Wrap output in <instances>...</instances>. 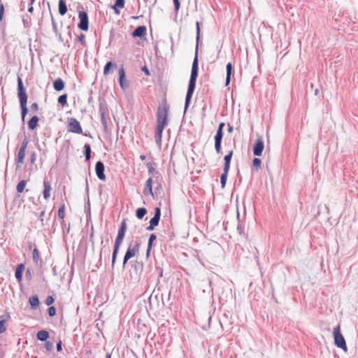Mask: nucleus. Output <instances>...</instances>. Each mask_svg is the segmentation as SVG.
<instances>
[{
    "label": "nucleus",
    "instance_id": "obj_43",
    "mask_svg": "<svg viewBox=\"0 0 358 358\" xmlns=\"http://www.w3.org/2000/svg\"><path fill=\"white\" fill-rule=\"evenodd\" d=\"M45 345L48 351H50L52 348V343L50 341H46Z\"/></svg>",
    "mask_w": 358,
    "mask_h": 358
},
{
    "label": "nucleus",
    "instance_id": "obj_59",
    "mask_svg": "<svg viewBox=\"0 0 358 358\" xmlns=\"http://www.w3.org/2000/svg\"><path fill=\"white\" fill-rule=\"evenodd\" d=\"M158 188L162 189V186H161V185H159V187H157V189H158Z\"/></svg>",
    "mask_w": 358,
    "mask_h": 358
},
{
    "label": "nucleus",
    "instance_id": "obj_23",
    "mask_svg": "<svg viewBox=\"0 0 358 358\" xmlns=\"http://www.w3.org/2000/svg\"><path fill=\"white\" fill-rule=\"evenodd\" d=\"M227 69V76H226V85H228L230 83L231 75L232 73V64L229 62L226 66Z\"/></svg>",
    "mask_w": 358,
    "mask_h": 358
},
{
    "label": "nucleus",
    "instance_id": "obj_41",
    "mask_svg": "<svg viewBox=\"0 0 358 358\" xmlns=\"http://www.w3.org/2000/svg\"><path fill=\"white\" fill-rule=\"evenodd\" d=\"M78 41L82 44H85V36L84 34H80V35L78 36Z\"/></svg>",
    "mask_w": 358,
    "mask_h": 358
},
{
    "label": "nucleus",
    "instance_id": "obj_56",
    "mask_svg": "<svg viewBox=\"0 0 358 358\" xmlns=\"http://www.w3.org/2000/svg\"><path fill=\"white\" fill-rule=\"evenodd\" d=\"M36 0H30L31 5H32Z\"/></svg>",
    "mask_w": 358,
    "mask_h": 358
},
{
    "label": "nucleus",
    "instance_id": "obj_47",
    "mask_svg": "<svg viewBox=\"0 0 358 358\" xmlns=\"http://www.w3.org/2000/svg\"><path fill=\"white\" fill-rule=\"evenodd\" d=\"M224 127V122L220 123L219 127H218V129H217V131L223 132Z\"/></svg>",
    "mask_w": 358,
    "mask_h": 358
},
{
    "label": "nucleus",
    "instance_id": "obj_16",
    "mask_svg": "<svg viewBox=\"0 0 358 358\" xmlns=\"http://www.w3.org/2000/svg\"><path fill=\"white\" fill-rule=\"evenodd\" d=\"M43 187H44V189L43 192V197L45 200H47L50 196V192L52 190V187H51L50 182L47 180H44Z\"/></svg>",
    "mask_w": 358,
    "mask_h": 358
},
{
    "label": "nucleus",
    "instance_id": "obj_10",
    "mask_svg": "<svg viewBox=\"0 0 358 358\" xmlns=\"http://www.w3.org/2000/svg\"><path fill=\"white\" fill-rule=\"evenodd\" d=\"M138 250L139 245L138 243H136L132 248L129 247L124 257L123 264H125L129 259L134 257L138 252Z\"/></svg>",
    "mask_w": 358,
    "mask_h": 358
},
{
    "label": "nucleus",
    "instance_id": "obj_2",
    "mask_svg": "<svg viewBox=\"0 0 358 358\" xmlns=\"http://www.w3.org/2000/svg\"><path fill=\"white\" fill-rule=\"evenodd\" d=\"M198 70H199L198 57L196 55V57H194V61H193L190 79L189 81L188 89H187V94H186L185 106V109H187V107L189 106L192 94L195 90L196 81V78H197V76H198Z\"/></svg>",
    "mask_w": 358,
    "mask_h": 358
},
{
    "label": "nucleus",
    "instance_id": "obj_38",
    "mask_svg": "<svg viewBox=\"0 0 358 358\" xmlns=\"http://www.w3.org/2000/svg\"><path fill=\"white\" fill-rule=\"evenodd\" d=\"M196 39L198 41L199 39V36H200V24L199 22H196Z\"/></svg>",
    "mask_w": 358,
    "mask_h": 358
},
{
    "label": "nucleus",
    "instance_id": "obj_9",
    "mask_svg": "<svg viewBox=\"0 0 358 358\" xmlns=\"http://www.w3.org/2000/svg\"><path fill=\"white\" fill-rule=\"evenodd\" d=\"M78 17L80 18V22L78 23V27L83 31H87L89 20L87 13L85 11H80L79 12Z\"/></svg>",
    "mask_w": 358,
    "mask_h": 358
},
{
    "label": "nucleus",
    "instance_id": "obj_6",
    "mask_svg": "<svg viewBox=\"0 0 358 358\" xmlns=\"http://www.w3.org/2000/svg\"><path fill=\"white\" fill-rule=\"evenodd\" d=\"M67 129L68 131L71 133L79 134L83 133V129L80 126V122L76 118L73 117L68 119Z\"/></svg>",
    "mask_w": 358,
    "mask_h": 358
},
{
    "label": "nucleus",
    "instance_id": "obj_31",
    "mask_svg": "<svg viewBox=\"0 0 358 358\" xmlns=\"http://www.w3.org/2000/svg\"><path fill=\"white\" fill-rule=\"evenodd\" d=\"M84 148H85V155L86 160H89L90 159V154H91L90 145L89 144L86 143L84 145Z\"/></svg>",
    "mask_w": 358,
    "mask_h": 358
},
{
    "label": "nucleus",
    "instance_id": "obj_18",
    "mask_svg": "<svg viewBox=\"0 0 358 358\" xmlns=\"http://www.w3.org/2000/svg\"><path fill=\"white\" fill-rule=\"evenodd\" d=\"M24 270V265L23 264H20L15 271V278L18 280V282H21L22 280V273Z\"/></svg>",
    "mask_w": 358,
    "mask_h": 358
},
{
    "label": "nucleus",
    "instance_id": "obj_22",
    "mask_svg": "<svg viewBox=\"0 0 358 358\" xmlns=\"http://www.w3.org/2000/svg\"><path fill=\"white\" fill-rule=\"evenodd\" d=\"M38 120L39 119L37 116H33L28 122L29 128L30 129H34L38 125Z\"/></svg>",
    "mask_w": 358,
    "mask_h": 358
},
{
    "label": "nucleus",
    "instance_id": "obj_28",
    "mask_svg": "<svg viewBox=\"0 0 358 358\" xmlns=\"http://www.w3.org/2000/svg\"><path fill=\"white\" fill-rule=\"evenodd\" d=\"M147 213V210L145 208H138L136 210V215L138 219H142Z\"/></svg>",
    "mask_w": 358,
    "mask_h": 358
},
{
    "label": "nucleus",
    "instance_id": "obj_3",
    "mask_svg": "<svg viewBox=\"0 0 358 358\" xmlns=\"http://www.w3.org/2000/svg\"><path fill=\"white\" fill-rule=\"evenodd\" d=\"M17 96L20 101V106L22 113V120L24 121L25 116L27 114L28 109L27 108V95L23 82L20 76H17Z\"/></svg>",
    "mask_w": 358,
    "mask_h": 358
},
{
    "label": "nucleus",
    "instance_id": "obj_29",
    "mask_svg": "<svg viewBox=\"0 0 358 358\" xmlns=\"http://www.w3.org/2000/svg\"><path fill=\"white\" fill-rule=\"evenodd\" d=\"M228 173L229 171H226V170L224 169V172L220 176V182L222 188H224L226 185Z\"/></svg>",
    "mask_w": 358,
    "mask_h": 358
},
{
    "label": "nucleus",
    "instance_id": "obj_21",
    "mask_svg": "<svg viewBox=\"0 0 358 358\" xmlns=\"http://www.w3.org/2000/svg\"><path fill=\"white\" fill-rule=\"evenodd\" d=\"M67 12V6L64 0L59 1V13L61 15H64Z\"/></svg>",
    "mask_w": 358,
    "mask_h": 358
},
{
    "label": "nucleus",
    "instance_id": "obj_8",
    "mask_svg": "<svg viewBox=\"0 0 358 358\" xmlns=\"http://www.w3.org/2000/svg\"><path fill=\"white\" fill-rule=\"evenodd\" d=\"M28 140L27 138L24 139L22 143L21 147L17 154V164L18 166L22 165L24 163V159L25 157L26 149L28 145Z\"/></svg>",
    "mask_w": 358,
    "mask_h": 358
},
{
    "label": "nucleus",
    "instance_id": "obj_20",
    "mask_svg": "<svg viewBox=\"0 0 358 358\" xmlns=\"http://www.w3.org/2000/svg\"><path fill=\"white\" fill-rule=\"evenodd\" d=\"M124 6V0H116L115 5L112 6V8L114 10L115 13L117 15L120 14V10L118 8H122Z\"/></svg>",
    "mask_w": 358,
    "mask_h": 358
},
{
    "label": "nucleus",
    "instance_id": "obj_25",
    "mask_svg": "<svg viewBox=\"0 0 358 358\" xmlns=\"http://www.w3.org/2000/svg\"><path fill=\"white\" fill-rule=\"evenodd\" d=\"M116 66V64L115 63H113L112 62H108L105 66H104V69H103V75L105 76H106L107 75H108V73H110V69L111 68H113V67H115Z\"/></svg>",
    "mask_w": 358,
    "mask_h": 358
},
{
    "label": "nucleus",
    "instance_id": "obj_37",
    "mask_svg": "<svg viewBox=\"0 0 358 358\" xmlns=\"http://www.w3.org/2000/svg\"><path fill=\"white\" fill-rule=\"evenodd\" d=\"M262 161L258 158H255L252 162L253 166L259 169L261 166Z\"/></svg>",
    "mask_w": 358,
    "mask_h": 358
},
{
    "label": "nucleus",
    "instance_id": "obj_54",
    "mask_svg": "<svg viewBox=\"0 0 358 358\" xmlns=\"http://www.w3.org/2000/svg\"><path fill=\"white\" fill-rule=\"evenodd\" d=\"M33 10H34V8H33V6H31L29 8L28 11H29V13H31L33 12Z\"/></svg>",
    "mask_w": 358,
    "mask_h": 358
},
{
    "label": "nucleus",
    "instance_id": "obj_4",
    "mask_svg": "<svg viewBox=\"0 0 358 358\" xmlns=\"http://www.w3.org/2000/svg\"><path fill=\"white\" fill-rule=\"evenodd\" d=\"M126 231H127V222H126V220L124 219L121 222L120 229L117 232V236L115 241L114 250H113V257H112V265L113 266L115 263L117 255L118 250L120 249V247L124 240Z\"/></svg>",
    "mask_w": 358,
    "mask_h": 358
},
{
    "label": "nucleus",
    "instance_id": "obj_40",
    "mask_svg": "<svg viewBox=\"0 0 358 358\" xmlns=\"http://www.w3.org/2000/svg\"><path fill=\"white\" fill-rule=\"evenodd\" d=\"M54 302V299L52 296H48L46 300H45V303L46 305L48 306H50L51 305L52 303Z\"/></svg>",
    "mask_w": 358,
    "mask_h": 358
},
{
    "label": "nucleus",
    "instance_id": "obj_5",
    "mask_svg": "<svg viewBox=\"0 0 358 358\" xmlns=\"http://www.w3.org/2000/svg\"><path fill=\"white\" fill-rule=\"evenodd\" d=\"M333 335L334 338V343L336 347L342 349L344 352L348 351V347L346 345L344 336L341 332V325L338 324L333 330Z\"/></svg>",
    "mask_w": 358,
    "mask_h": 358
},
{
    "label": "nucleus",
    "instance_id": "obj_39",
    "mask_svg": "<svg viewBox=\"0 0 358 358\" xmlns=\"http://www.w3.org/2000/svg\"><path fill=\"white\" fill-rule=\"evenodd\" d=\"M221 143H222L215 142V148L217 153L221 152Z\"/></svg>",
    "mask_w": 358,
    "mask_h": 358
},
{
    "label": "nucleus",
    "instance_id": "obj_27",
    "mask_svg": "<svg viewBox=\"0 0 358 358\" xmlns=\"http://www.w3.org/2000/svg\"><path fill=\"white\" fill-rule=\"evenodd\" d=\"M7 319L4 316L0 317V334H3L6 331V322Z\"/></svg>",
    "mask_w": 358,
    "mask_h": 358
},
{
    "label": "nucleus",
    "instance_id": "obj_53",
    "mask_svg": "<svg viewBox=\"0 0 358 358\" xmlns=\"http://www.w3.org/2000/svg\"><path fill=\"white\" fill-rule=\"evenodd\" d=\"M232 131H233V127L231 126V125H229V127H228V131L229 132H232Z\"/></svg>",
    "mask_w": 358,
    "mask_h": 358
},
{
    "label": "nucleus",
    "instance_id": "obj_50",
    "mask_svg": "<svg viewBox=\"0 0 358 358\" xmlns=\"http://www.w3.org/2000/svg\"><path fill=\"white\" fill-rule=\"evenodd\" d=\"M57 350L58 351H61L62 350V341H59L57 343Z\"/></svg>",
    "mask_w": 358,
    "mask_h": 358
},
{
    "label": "nucleus",
    "instance_id": "obj_13",
    "mask_svg": "<svg viewBox=\"0 0 358 358\" xmlns=\"http://www.w3.org/2000/svg\"><path fill=\"white\" fill-rule=\"evenodd\" d=\"M95 171H96L97 177L100 180H103L106 179V176L104 174V165L101 162H96V164L95 165Z\"/></svg>",
    "mask_w": 358,
    "mask_h": 358
},
{
    "label": "nucleus",
    "instance_id": "obj_34",
    "mask_svg": "<svg viewBox=\"0 0 358 358\" xmlns=\"http://www.w3.org/2000/svg\"><path fill=\"white\" fill-rule=\"evenodd\" d=\"M157 236L154 234H151L149 238L148 245V252L151 250L152 246V243L156 240Z\"/></svg>",
    "mask_w": 358,
    "mask_h": 358
},
{
    "label": "nucleus",
    "instance_id": "obj_45",
    "mask_svg": "<svg viewBox=\"0 0 358 358\" xmlns=\"http://www.w3.org/2000/svg\"><path fill=\"white\" fill-rule=\"evenodd\" d=\"M142 71L147 75V76H150V73L147 67V66H143L142 67Z\"/></svg>",
    "mask_w": 358,
    "mask_h": 358
},
{
    "label": "nucleus",
    "instance_id": "obj_26",
    "mask_svg": "<svg viewBox=\"0 0 358 358\" xmlns=\"http://www.w3.org/2000/svg\"><path fill=\"white\" fill-rule=\"evenodd\" d=\"M29 302L32 308H36L39 305V300L38 296H32L29 298Z\"/></svg>",
    "mask_w": 358,
    "mask_h": 358
},
{
    "label": "nucleus",
    "instance_id": "obj_1",
    "mask_svg": "<svg viewBox=\"0 0 358 358\" xmlns=\"http://www.w3.org/2000/svg\"><path fill=\"white\" fill-rule=\"evenodd\" d=\"M168 109L166 106H159L157 114V125L155 132V138L157 145H161L162 133L168 123Z\"/></svg>",
    "mask_w": 358,
    "mask_h": 358
},
{
    "label": "nucleus",
    "instance_id": "obj_30",
    "mask_svg": "<svg viewBox=\"0 0 358 358\" xmlns=\"http://www.w3.org/2000/svg\"><path fill=\"white\" fill-rule=\"evenodd\" d=\"M27 185V181L25 180H21L17 185V192L19 193H22L23 192L24 188H25V186Z\"/></svg>",
    "mask_w": 358,
    "mask_h": 358
},
{
    "label": "nucleus",
    "instance_id": "obj_51",
    "mask_svg": "<svg viewBox=\"0 0 358 358\" xmlns=\"http://www.w3.org/2000/svg\"><path fill=\"white\" fill-rule=\"evenodd\" d=\"M36 160L35 153H33L31 157V163L34 164Z\"/></svg>",
    "mask_w": 358,
    "mask_h": 358
},
{
    "label": "nucleus",
    "instance_id": "obj_14",
    "mask_svg": "<svg viewBox=\"0 0 358 358\" xmlns=\"http://www.w3.org/2000/svg\"><path fill=\"white\" fill-rule=\"evenodd\" d=\"M143 194L145 195H150L154 198V193L152 192V179L149 178L145 182V186L143 189Z\"/></svg>",
    "mask_w": 358,
    "mask_h": 358
},
{
    "label": "nucleus",
    "instance_id": "obj_42",
    "mask_svg": "<svg viewBox=\"0 0 358 358\" xmlns=\"http://www.w3.org/2000/svg\"><path fill=\"white\" fill-rule=\"evenodd\" d=\"M4 13V6L2 3H0V20H2Z\"/></svg>",
    "mask_w": 358,
    "mask_h": 358
},
{
    "label": "nucleus",
    "instance_id": "obj_19",
    "mask_svg": "<svg viewBox=\"0 0 358 358\" xmlns=\"http://www.w3.org/2000/svg\"><path fill=\"white\" fill-rule=\"evenodd\" d=\"M53 87L56 91H61L64 88V83L62 78H57L53 82Z\"/></svg>",
    "mask_w": 358,
    "mask_h": 358
},
{
    "label": "nucleus",
    "instance_id": "obj_35",
    "mask_svg": "<svg viewBox=\"0 0 358 358\" xmlns=\"http://www.w3.org/2000/svg\"><path fill=\"white\" fill-rule=\"evenodd\" d=\"M58 102L60 103L62 106H64L67 103V95L63 94L59 96L58 98Z\"/></svg>",
    "mask_w": 358,
    "mask_h": 358
},
{
    "label": "nucleus",
    "instance_id": "obj_33",
    "mask_svg": "<svg viewBox=\"0 0 358 358\" xmlns=\"http://www.w3.org/2000/svg\"><path fill=\"white\" fill-rule=\"evenodd\" d=\"M58 216L62 220L65 217V205L64 203L62 204L59 208Z\"/></svg>",
    "mask_w": 358,
    "mask_h": 358
},
{
    "label": "nucleus",
    "instance_id": "obj_15",
    "mask_svg": "<svg viewBox=\"0 0 358 358\" xmlns=\"http://www.w3.org/2000/svg\"><path fill=\"white\" fill-rule=\"evenodd\" d=\"M146 34H147V29H146L145 26H139L131 33V36L134 38H136V37L141 38V37L145 36L146 35Z\"/></svg>",
    "mask_w": 358,
    "mask_h": 358
},
{
    "label": "nucleus",
    "instance_id": "obj_46",
    "mask_svg": "<svg viewBox=\"0 0 358 358\" xmlns=\"http://www.w3.org/2000/svg\"><path fill=\"white\" fill-rule=\"evenodd\" d=\"M31 108L32 110L37 111L38 110V105L37 103H34L31 104Z\"/></svg>",
    "mask_w": 358,
    "mask_h": 358
},
{
    "label": "nucleus",
    "instance_id": "obj_52",
    "mask_svg": "<svg viewBox=\"0 0 358 358\" xmlns=\"http://www.w3.org/2000/svg\"><path fill=\"white\" fill-rule=\"evenodd\" d=\"M101 120H102V122L104 124V126H106V118H105V116H104L103 113L102 114Z\"/></svg>",
    "mask_w": 358,
    "mask_h": 358
},
{
    "label": "nucleus",
    "instance_id": "obj_55",
    "mask_svg": "<svg viewBox=\"0 0 358 358\" xmlns=\"http://www.w3.org/2000/svg\"><path fill=\"white\" fill-rule=\"evenodd\" d=\"M145 158H146V157H145V155H141V156H140V159H141V160H143H143H145Z\"/></svg>",
    "mask_w": 358,
    "mask_h": 358
},
{
    "label": "nucleus",
    "instance_id": "obj_12",
    "mask_svg": "<svg viewBox=\"0 0 358 358\" xmlns=\"http://www.w3.org/2000/svg\"><path fill=\"white\" fill-rule=\"evenodd\" d=\"M118 73H119V77H120V79H119L120 85L121 88L124 90L129 87V83L125 79V71H124V68L123 65L120 66Z\"/></svg>",
    "mask_w": 358,
    "mask_h": 358
},
{
    "label": "nucleus",
    "instance_id": "obj_7",
    "mask_svg": "<svg viewBox=\"0 0 358 358\" xmlns=\"http://www.w3.org/2000/svg\"><path fill=\"white\" fill-rule=\"evenodd\" d=\"M161 217V209L159 207H156L155 209V215L150 220V224L147 227L146 229L148 231H152L155 227L159 224Z\"/></svg>",
    "mask_w": 358,
    "mask_h": 358
},
{
    "label": "nucleus",
    "instance_id": "obj_24",
    "mask_svg": "<svg viewBox=\"0 0 358 358\" xmlns=\"http://www.w3.org/2000/svg\"><path fill=\"white\" fill-rule=\"evenodd\" d=\"M49 334L47 331L41 330L37 333V338L41 341H45L48 339Z\"/></svg>",
    "mask_w": 358,
    "mask_h": 358
},
{
    "label": "nucleus",
    "instance_id": "obj_11",
    "mask_svg": "<svg viewBox=\"0 0 358 358\" xmlns=\"http://www.w3.org/2000/svg\"><path fill=\"white\" fill-rule=\"evenodd\" d=\"M264 148V144L261 138H257L253 145V154L255 156H261Z\"/></svg>",
    "mask_w": 358,
    "mask_h": 358
},
{
    "label": "nucleus",
    "instance_id": "obj_58",
    "mask_svg": "<svg viewBox=\"0 0 358 358\" xmlns=\"http://www.w3.org/2000/svg\"><path fill=\"white\" fill-rule=\"evenodd\" d=\"M133 18H134V19H137V18H138V17L133 16Z\"/></svg>",
    "mask_w": 358,
    "mask_h": 358
},
{
    "label": "nucleus",
    "instance_id": "obj_57",
    "mask_svg": "<svg viewBox=\"0 0 358 358\" xmlns=\"http://www.w3.org/2000/svg\"><path fill=\"white\" fill-rule=\"evenodd\" d=\"M106 358H110V354H107L106 355Z\"/></svg>",
    "mask_w": 358,
    "mask_h": 358
},
{
    "label": "nucleus",
    "instance_id": "obj_44",
    "mask_svg": "<svg viewBox=\"0 0 358 358\" xmlns=\"http://www.w3.org/2000/svg\"><path fill=\"white\" fill-rule=\"evenodd\" d=\"M173 3H174V6H175V9H176V11H178L179 10V8H180L179 0H173Z\"/></svg>",
    "mask_w": 358,
    "mask_h": 358
},
{
    "label": "nucleus",
    "instance_id": "obj_49",
    "mask_svg": "<svg viewBox=\"0 0 358 358\" xmlns=\"http://www.w3.org/2000/svg\"><path fill=\"white\" fill-rule=\"evenodd\" d=\"M154 171H155V169L152 166V164H148V172H149V173H152V172H154Z\"/></svg>",
    "mask_w": 358,
    "mask_h": 358
},
{
    "label": "nucleus",
    "instance_id": "obj_32",
    "mask_svg": "<svg viewBox=\"0 0 358 358\" xmlns=\"http://www.w3.org/2000/svg\"><path fill=\"white\" fill-rule=\"evenodd\" d=\"M32 257L35 263L37 264L40 261V254L37 248L33 250Z\"/></svg>",
    "mask_w": 358,
    "mask_h": 358
},
{
    "label": "nucleus",
    "instance_id": "obj_36",
    "mask_svg": "<svg viewBox=\"0 0 358 358\" xmlns=\"http://www.w3.org/2000/svg\"><path fill=\"white\" fill-rule=\"evenodd\" d=\"M222 137H223V132L217 131L216 135L215 136V142L222 143Z\"/></svg>",
    "mask_w": 358,
    "mask_h": 358
},
{
    "label": "nucleus",
    "instance_id": "obj_17",
    "mask_svg": "<svg viewBox=\"0 0 358 358\" xmlns=\"http://www.w3.org/2000/svg\"><path fill=\"white\" fill-rule=\"evenodd\" d=\"M233 154H234V151L230 150L229 152V153L227 155H225V157L224 158V169L226 170V171H229L231 159L233 156Z\"/></svg>",
    "mask_w": 358,
    "mask_h": 358
},
{
    "label": "nucleus",
    "instance_id": "obj_48",
    "mask_svg": "<svg viewBox=\"0 0 358 358\" xmlns=\"http://www.w3.org/2000/svg\"><path fill=\"white\" fill-rule=\"evenodd\" d=\"M56 309L54 306H51L48 308V313H55Z\"/></svg>",
    "mask_w": 358,
    "mask_h": 358
},
{
    "label": "nucleus",
    "instance_id": "obj_60",
    "mask_svg": "<svg viewBox=\"0 0 358 358\" xmlns=\"http://www.w3.org/2000/svg\"><path fill=\"white\" fill-rule=\"evenodd\" d=\"M35 358H36V357H35Z\"/></svg>",
    "mask_w": 358,
    "mask_h": 358
}]
</instances>
